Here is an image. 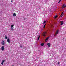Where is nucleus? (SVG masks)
<instances>
[{
	"mask_svg": "<svg viewBox=\"0 0 66 66\" xmlns=\"http://www.w3.org/2000/svg\"><path fill=\"white\" fill-rule=\"evenodd\" d=\"M47 35V32L45 31L42 33V35L43 36H46Z\"/></svg>",
	"mask_w": 66,
	"mask_h": 66,
	"instance_id": "f257e3e1",
	"label": "nucleus"
},
{
	"mask_svg": "<svg viewBox=\"0 0 66 66\" xmlns=\"http://www.w3.org/2000/svg\"><path fill=\"white\" fill-rule=\"evenodd\" d=\"M5 42H4V41L3 40L1 42L2 45H5Z\"/></svg>",
	"mask_w": 66,
	"mask_h": 66,
	"instance_id": "f03ea898",
	"label": "nucleus"
},
{
	"mask_svg": "<svg viewBox=\"0 0 66 66\" xmlns=\"http://www.w3.org/2000/svg\"><path fill=\"white\" fill-rule=\"evenodd\" d=\"M1 49L2 51H4V46H2L1 48Z\"/></svg>",
	"mask_w": 66,
	"mask_h": 66,
	"instance_id": "7ed1b4c3",
	"label": "nucleus"
},
{
	"mask_svg": "<svg viewBox=\"0 0 66 66\" xmlns=\"http://www.w3.org/2000/svg\"><path fill=\"white\" fill-rule=\"evenodd\" d=\"M60 22L61 23V26H62V24H63V23H64V22H63V21H60Z\"/></svg>",
	"mask_w": 66,
	"mask_h": 66,
	"instance_id": "20e7f679",
	"label": "nucleus"
},
{
	"mask_svg": "<svg viewBox=\"0 0 66 66\" xmlns=\"http://www.w3.org/2000/svg\"><path fill=\"white\" fill-rule=\"evenodd\" d=\"M49 38V37H48L46 38L45 39V42H47V41H48V40Z\"/></svg>",
	"mask_w": 66,
	"mask_h": 66,
	"instance_id": "39448f33",
	"label": "nucleus"
},
{
	"mask_svg": "<svg viewBox=\"0 0 66 66\" xmlns=\"http://www.w3.org/2000/svg\"><path fill=\"white\" fill-rule=\"evenodd\" d=\"M47 45H48V47H50V43H48L47 44Z\"/></svg>",
	"mask_w": 66,
	"mask_h": 66,
	"instance_id": "423d86ee",
	"label": "nucleus"
},
{
	"mask_svg": "<svg viewBox=\"0 0 66 66\" xmlns=\"http://www.w3.org/2000/svg\"><path fill=\"white\" fill-rule=\"evenodd\" d=\"M7 42L8 43H10V39L9 38H8L7 39Z\"/></svg>",
	"mask_w": 66,
	"mask_h": 66,
	"instance_id": "0eeeda50",
	"label": "nucleus"
},
{
	"mask_svg": "<svg viewBox=\"0 0 66 66\" xmlns=\"http://www.w3.org/2000/svg\"><path fill=\"white\" fill-rule=\"evenodd\" d=\"M5 61V60H3L2 61V63H1V64H2V65H3V62H4Z\"/></svg>",
	"mask_w": 66,
	"mask_h": 66,
	"instance_id": "6e6552de",
	"label": "nucleus"
},
{
	"mask_svg": "<svg viewBox=\"0 0 66 66\" xmlns=\"http://www.w3.org/2000/svg\"><path fill=\"white\" fill-rule=\"evenodd\" d=\"M58 33H59V30H57L56 31V32L55 33V34H56V35H57V34H58Z\"/></svg>",
	"mask_w": 66,
	"mask_h": 66,
	"instance_id": "1a4fd4ad",
	"label": "nucleus"
},
{
	"mask_svg": "<svg viewBox=\"0 0 66 66\" xmlns=\"http://www.w3.org/2000/svg\"><path fill=\"white\" fill-rule=\"evenodd\" d=\"M40 45H41V46H44V43H42L40 44Z\"/></svg>",
	"mask_w": 66,
	"mask_h": 66,
	"instance_id": "9d476101",
	"label": "nucleus"
},
{
	"mask_svg": "<svg viewBox=\"0 0 66 66\" xmlns=\"http://www.w3.org/2000/svg\"><path fill=\"white\" fill-rule=\"evenodd\" d=\"M63 13H64V12H63L61 14V17H62V16H63Z\"/></svg>",
	"mask_w": 66,
	"mask_h": 66,
	"instance_id": "9b49d317",
	"label": "nucleus"
},
{
	"mask_svg": "<svg viewBox=\"0 0 66 66\" xmlns=\"http://www.w3.org/2000/svg\"><path fill=\"white\" fill-rule=\"evenodd\" d=\"M16 16V13H14L13 14V16Z\"/></svg>",
	"mask_w": 66,
	"mask_h": 66,
	"instance_id": "f8f14e48",
	"label": "nucleus"
},
{
	"mask_svg": "<svg viewBox=\"0 0 66 66\" xmlns=\"http://www.w3.org/2000/svg\"><path fill=\"white\" fill-rule=\"evenodd\" d=\"M40 37V36H39V37L38 38V40L39 39V38Z\"/></svg>",
	"mask_w": 66,
	"mask_h": 66,
	"instance_id": "ddd939ff",
	"label": "nucleus"
},
{
	"mask_svg": "<svg viewBox=\"0 0 66 66\" xmlns=\"http://www.w3.org/2000/svg\"><path fill=\"white\" fill-rule=\"evenodd\" d=\"M57 15L55 16V19H56V18H57Z\"/></svg>",
	"mask_w": 66,
	"mask_h": 66,
	"instance_id": "4468645a",
	"label": "nucleus"
},
{
	"mask_svg": "<svg viewBox=\"0 0 66 66\" xmlns=\"http://www.w3.org/2000/svg\"><path fill=\"white\" fill-rule=\"evenodd\" d=\"M14 27V25H12L11 26V28H13Z\"/></svg>",
	"mask_w": 66,
	"mask_h": 66,
	"instance_id": "2eb2a0df",
	"label": "nucleus"
},
{
	"mask_svg": "<svg viewBox=\"0 0 66 66\" xmlns=\"http://www.w3.org/2000/svg\"><path fill=\"white\" fill-rule=\"evenodd\" d=\"M46 21H44V22L43 23V24H45V23H46Z\"/></svg>",
	"mask_w": 66,
	"mask_h": 66,
	"instance_id": "dca6fc26",
	"label": "nucleus"
},
{
	"mask_svg": "<svg viewBox=\"0 0 66 66\" xmlns=\"http://www.w3.org/2000/svg\"><path fill=\"white\" fill-rule=\"evenodd\" d=\"M7 37L6 36H5V39H7Z\"/></svg>",
	"mask_w": 66,
	"mask_h": 66,
	"instance_id": "f3484780",
	"label": "nucleus"
},
{
	"mask_svg": "<svg viewBox=\"0 0 66 66\" xmlns=\"http://www.w3.org/2000/svg\"><path fill=\"white\" fill-rule=\"evenodd\" d=\"M46 24H45V25H44L43 28H45V26H46Z\"/></svg>",
	"mask_w": 66,
	"mask_h": 66,
	"instance_id": "a211bd4d",
	"label": "nucleus"
},
{
	"mask_svg": "<svg viewBox=\"0 0 66 66\" xmlns=\"http://www.w3.org/2000/svg\"><path fill=\"white\" fill-rule=\"evenodd\" d=\"M62 0H60L59 1V2L58 3H60V2H61V1Z\"/></svg>",
	"mask_w": 66,
	"mask_h": 66,
	"instance_id": "6ab92c4d",
	"label": "nucleus"
},
{
	"mask_svg": "<svg viewBox=\"0 0 66 66\" xmlns=\"http://www.w3.org/2000/svg\"><path fill=\"white\" fill-rule=\"evenodd\" d=\"M20 47L21 48H22V46H20Z\"/></svg>",
	"mask_w": 66,
	"mask_h": 66,
	"instance_id": "aec40b11",
	"label": "nucleus"
},
{
	"mask_svg": "<svg viewBox=\"0 0 66 66\" xmlns=\"http://www.w3.org/2000/svg\"><path fill=\"white\" fill-rule=\"evenodd\" d=\"M13 30V28H11V30Z\"/></svg>",
	"mask_w": 66,
	"mask_h": 66,
	"instance_id": "412c9836",
	"label": "nucleus"
},
{
	"mask_svg": "<svg viewBox=\"0 0 66 66\" xmlns=\"http://www.w3.org/2000/svg\"><path fill=\"white\" fill-rule=\"evenodd\" d=\"M58 64H60V62H58Z\"/></svg>",
	"mask_w": 66,
	"mask_h": 66,
	"instance_id": "4be33fe9",
	"label": "nucleus"
},
{
	"mask_svg": "<svg viewBox=\"0 0 66 66\" xmlns=\"http://www.w3.org/2000/svg\"><path fill=\"white\" fill-rule=\"evenodd\" d=\"M56 34H55L54 35V36H56Z\"/></svg>",
	"mask_w": 66,
	"mask_h": 66,
	"instance_id": "5701e85b",
	"label": "nucleus"
},
{
	"mask_svg": "<svg viewBox=\"0 0 66 66\" xmlns=\"http://www.w3.org/2000/svg\"><path fill=\"white\" fill-rule=\"evenodd\" d=\"M11 2H13V1H11Z\"/></svg>",
	"mask_w": 66,
	"mask_h": 66,
	"instance_id": "b1692460",
	"label": "nucleus"
},
{
	"mask_svg": "<svg viewBox=\"0 0 66 66\" xmlns=\"http://www.w3.org/2000/svg\"><path fill=\"white\" fill-rule=\"evenodd\" d=\"M0 61H1V60L0 59Z\"/></svg>",
	"mask_w": 66,
	"mask_h": 66,
	"instance_id": "393cba45",
	"label": "nucleus"
},
{
	"mask_svg": "<svg viewBox=\"0 0 66 66\" xmlns=\"http://www.w3.org/2000/svg\"><path fill=\"white\" fill-rule=\"evenodd\" d=\"M12 66H14V65H12Z\"/></svg>",
	"mask_w": 66,
	"mask_h": 66,
	"instance_id": "a878e982",
	"label": "nucleus"
}]
</instances>
